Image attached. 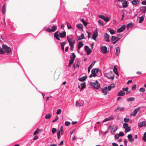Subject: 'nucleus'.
<instances>
[{
    "label": "nucleus",
    "mask_w": 146,
    "mask_h": 146,
    "mask_svg": "<svg viewBox=\"0 0 146 146\" xmlns=\"http://www.w3.org/2000/svg\"><path fill=\"white\" fill-rule=\"evenodd\" d=\"M113 72H114L116 74H117V69L115 67L113 69Z\"/></svg>",
    "instance_id": "nucleus-51"
},
{
    "label": "nucleus",
    "mask_w": 146,
    "mask_h": 146,
    "mask_svg": "<svg viewBox=\"0 0 146 146\" xmlns=\"http://www.w3.org/2000/svg\"><path fill=\"white\" fill-rule=\"evenodd\" d=\"M57 137L58 139H59L60 138V132L59 131L57 132Z\"/></svg>",
    "instance_id": "nucleus-55"
},
{
    "label": "nucleus",
    "mask_w": 146,
    "mask_h": 146,
    "mask_svg": "<svg viewBox=\"0 0 146 146\" xmlns=\"http://www.w3.org/2000/svg\"><path fill=\"white\" fill-rule=\"evenodd\" d=\"M111 117H108V118H106L105 119H104L103 120V122H105L107 121H108L111 120Z\"/></svg>",
    "instance_id": "nucleus-44"
},
{
    "label": "nucleus",
    "mask_w": 146,
    "mask_h": 146,
    "mask_svg": "<svg viewBox=\"0 0 146 146\" xmlns=\"http://www.w3.org/2000/svg\"><path fill=\"white\" fill-rule=\"evenodd\" d=\"M108 30L110 32L111 34L113 35L115 33V31L113 29H111L109 28L108 29Z\"/></svg>",
    "instance_id": "nucleus-32"
},
{
    "label": "nucleus",
    "mask_w": 146,
    "mask_h": 146,
    "mask_svg": "<svg viewBox=\"0 0 146 146\" xmlns=\"http://www.w3.org/2000/svg\"><path fill=\"white\" fill-rule=\"evenodd\" d=\"M129 89V88L128 87H127L126 88H123L122 89L123 90V91H126V92L128 91V90Z\"/></svg>",
    "instance_id": "nucleus-62"
},
{
    "label": "nucleus",
    "mask_w": 146,
    "mask_h": 146,
    "mask_svg": "<svg viewBox=\"0 0 146 146\" xmlns=\"http://www.w3.org/2000/svg\"><path fill=\"white\" fill-rule=\"evenodd\" d=\"M57 26L56 25H53L51 27V29H50L49 28H48L46 29V31L49 32L51 33L52 32H53L57 30Z\"/></svg>",
    "instance_id": "nucleus-5"
},
{
    "label": "nucleus",
    "mask_w": 146,
    "mask_h": 146,
    "mask_svg": "<svg viewBox=\"0 0 146 146\" xmlns=\"http://www.w3.org/2000/svg\"><path fill=\"white\" fill-rule=\"evenodd\" d=\"M60 134L61 133V135L63 134L64 133V131H63V127L62 126H61L60 128Z\"/></svg>",
    "instance_id": "nucleus-40"
},
{
    "label": "nucleus",
    "mask_w": 146,
    "mask_h": 146,
    "mask_svg": "<svg viewBox=\"0 0 146 146\" xmlns=\"http://www.w3.org/2000/svg\"><path fill=\"white\" fill-rule=\"evenodd\" d=\"M66 44V42H63L60 43L61 49L63 51L64 50V46Z\"/></svg>",
    "instance_id": "nucleus-24"
},
{
    "label": "nucleus",
    "mask_w": 146,
    "mask_h": 146,
    "mask_svg": "<svg viewBox=\"0 0 146 146\" xmlns=\"http://www.w3.org/2000/svg\"><path fill=\"white\" fill-rule=\"evenodd\" d=\"M99 17L101 19L104 20L105 18V17L103 15H99Z\"/></svg>",
    "instance_id": "nucleus-58"
},
{
    "label": "nucleus",
    "mask_w": 146,
    "mask_h": 146,
    "mask_svg": "<svg viewBox=\"0 0 146 146\" xmlns=\"http://www.w3.org/2000/svg\"><path fill=\"white\" fill-rule=\"evenodd\" d=\"M112 145L113 146H118V144L117 143H112Z\"/></svg>",
    "instance_id": "nucleus-64"
},
{
    "label": "nucleus",
    "mask_w": 146,
    "mask_h": 146,
    "mask_svg": "<svg viewBox=\"0 0 146 146\" xmlns=\"http://www.w3.org/2000/svg\"><path fill=\"white\" fill-rule=\"evenodd\" d=\"M98 29L97 28H96V30H94L93 32V34L92 36V38L94 40H96L98 36Z\"/></svg>",
    "instance_id": "nucleus-6"
},
{
    "label": "nucleus",
    "mask_w": 146,
    "mask_h": 146,
    "mask_svg": "<svg viewBox=\"0 0 146 146\" xmlns=\"http://www.w3.org/2000/svg\"><path fill=\"white\" fill-rule=\"evenodd\" d=\"M135 100V98L133 97H132L129 98L127 99V101L128 102H130L132 101H134Z\"/></svg>",
    "instance_id": "nucleus-38"
},
{
    "label": "nucleus",
    "mask_w": 146,
    "mask_h": 146,
    "mask_svg": "<svg viewBox=\"0 0 146 146\" xmlns=\"http://www.w3.org/2000/svg\"><path fill=\"white\" fill-rule=\"evenodd\" d=\"M58 118H58V116H56L55 119L52 121V122H55L58 119Z\"/></svg>",
    "instance_id": "nucleus-61"
},
{
    "label": "nucleus",
    "mask_w": 146,
    "mask_h": 146,
    "mask_svg": "<svg viewBox=\"0 0 146 146\" xmlns=\"http://www.w3.org/2000/svg\"><path fill=\"white\" fill-rule=\"evenodd\" d=\"M101 50L105 54L107 52V48L105 46H102L101 48Z\"/></svg>",
    "instance_id": "nucleus-17"
},
{
    "label": "nucleus",
    "mask_w": 146,
    "mask_h": 146,
    "mask_svg": "<svg viewBox=\"0 0 146 146\" xmlns=\"http://www.w3.org/2000/svg\"><path fill=\"white\" fill-rule=\"evenodd\" d=\"M98 22L100 25H102L103 26L104 25V23L102 20H98Z\"/></svg>",
    "instance_id": "nucleus-34"
},
{
    "label": "nucleus",
    "mask_w": 146,
    "mask_h": 146,
    "mask_svg": "<svg viewBox=\"0 0 146 146\" xmlns=\"http://www.w3.org/2000/svg\"><path fill=\"white\" fill-rule=\"evenodd\" d=\"M56 129L54 128H53L52 129V132L53 133H56Z\"/></svg>",
    "instance_id": "nucleus-53"
},
{
    "label": "nucleus",
    "mask_w": 146,
    "mask_h": 146,
    "mask_svg": "<svg viewBox=\"0 0 146 146\" xmlns=\"http://www.w3.org/2000/svg\"><path fill=\"white\" fill-rule=\"evenodd\" d=\"M6 11V4L5 3L3 5L2 9L1 12L2 14H4Z\"/></svg>",
    "instance_id": "nucleus-13"
},
{
    "label": "nucleus",
    "mask_w": 146,
    "mask_h": 146,
    "mask_svg": "<svg viewBox=\"0 0 146 146\" xmlns=\"http://www.w3.org/2000/svg\"><path fill=\"white\" fill-rule=\"evenodd\" d=\"M83 45L84 44L82 41L79 42L78 44V49H80L83 46Z\"/></svg>",
    "instance_id": "nucleus-25"
},
{
    "label": "nucleus",
    "mask_w": 146,
    "mask_h": 146,
    "mask_svg": "<svg viewBox=\"0 0 146 146\" xmlns=\"http://www.w3.org/2000/svg\"><path fill=\"white\" fill-rule=\"evenodd\" d=\"M125 132L126 133H127L129 131L131 130V127H129L127 128H125Z\"/></svg>",
    "instance_id": "nucleus-41"
},
{
    "label": "nucleus",
    "mask_w": 146,
    "mask_h": 146,
    "mask_svg": "<svg viewBox=\"0 0 146 146\" xmlns=\"http://www.w3.org/2000/svg\"><path fill=\"white\" fill-rule=\"evenodd\" d=\"M108 88L107 87H105L104 88L102 89V92L104 93V95H106L108 92Z\"/></svg>",
    "instance_id": "nucleus-19"
},
{
    "label": "nucleus",
    "mask_w": 146,
    "mask_h": 146,
    "mask_svg": "<svg viewBox=\"0 0 146 146\" xmlns=\"http://www.w3.org/2000/svg\"><path fill=\"white\" fill-rule=\"evenodd\" d=\"M140 109V108L139 107L135 109L133 112L132 113L131 115L133 116H135L136 115L138 111H139Z\"/></svg>",
    "instance_id": "nucleus-8"
},
{
    "label": "nucleus",
    "mask_w": 146,
    "mask_h": 146,
    "mask_svg": "<svg viewBox=\"0 0 146 146\" xmlns=\"http://www.w3.org/2000/svg\"><path fill=\"white\" fill-rule=\"evenodd\" d=\"M70 123L68 121H66L65 122V125L66 126H69L70 125Z\"/></svg>",
    "instance_id": "nucleus-50"
},
{
    "label": "nucleus",
    "mask_w": 146,
    "mask_h": 146,
    "mask_svg": "<svg viewBox=\"0 0 146 146\" xmlns=\"http://www.w3.org/2000/svg\"><path fill=\"white\" fill-rule=\"evenodd\" d=\"M74 60H73L72 59H70V61L69 62V66L70 67H71V65H72L73 64V63L74 62Z\"/></svg>",
    "instance_id": "nucleus-37"
},
{
    "label": "nucleus",
    "mask_w": 146,
    "mask_h": 146,
    "mask_svg": "<svg viewBox=\"0 0 146 146\" xmlns=\"http://www.w3.org/2000/svg\"><path fill=\"white\" fill-rule=\"evenodd\" d=\"M129 120V118H125L124 119V121L125 122H128Z\"/></svg>",
    "instance_id": "nucleus-57"
},
{
    "label": "nucleus",
    "mask_w": 146,
    "mask_h": 146,
    "mask_svg": "<svg viewBox=\"0 0 146 146\" xmlns=\"http://www.w3.org/2000/svg\"><path fill=\"white\" fill-rule=\"evenodd\" d=\"M120 52V50L119 48L117 47L116 48V52L115 55L116 56H119Z\"/></svg>",
    "instance_id": "nucleus-21"
},
{
    "label": "nucleus",
    "mask_w": 146,
    "mask_h": 146,
    "mask_svg": "<svg viewBox=\"0 0 146 146\" xmlns=\"http://www.w3.org/2000/svg\"><path fill=\"white\" fill-rule=\"evenodd\" d=\"M120 35L121 36V37H117V39H116V40L117 41V42H118V41H119L120 39L122 37V35L120 34H118V36H119V35Z\"/></svg>",
    "instance_id": "nucleus-46"
},
{
    "label": "nucleus",
    "mask_w": 146,
    "mask_h": 146,
    "mask_svg": "<svg viewBox=\"0 0 146 146\" xmlns=\"http://www.w3.org/2000/svg\"><path fill=\"white\" fill-rule=\"evenodd\" d=\"M95 61H94L92 62V63L88 67V72H90L91 68H92V66L95 64Z\"/></svg>",
    "instance_id": "nucleus-22"
},
{
    "label": "nucleus",
    "mask_w": 146,
    "mask_h": 146,
    "mask_svg": "<svg viewBox=\"0 0 146 146\" xmlns=\"http://www.w3.org/2000/svg\"><path fill=\"white\" fill-rule=\"evenodd\" d=\"M142 139L145 141H146V132L144 133Z\"/></svg>",
    "instance_id": "nucleus-42"
},
{
    "label": "nucleus",
    "mask_w": 146,
    "mask_h": 146,
    "mask_svg": "<svg viewBox=\"0 0 146 146\" xmlns=\"http://www.w3.org/2000/svg\"><path fill=\"white\" fill-rule=\"evenodd\" d=\"M77 27L79 29H82L83 28V25L81 24H79L77 25Z\"/></svg>",
    "instance_id": "nucleus-35"
},
{
    "label": "nucleus",
    "mask_w": 146,
    "mask_h": 146,
    "mask_svg": "<svg viewBox=\"0 0 146 146\" xmlns=\"http://www.w3.org/2000/svg\"><path fill=\"white\" fill-rule=\"evenodd\" d=\"M145 17L144 15H143L142 16L139 17L140 20L139 21V23H141L144 20Z\"/></svg>",
    "instance_id": "nucleus-28"
},
{
    "label": "nucleus",
    "mask_w": 146,
    "mask_h": 146,
    "mask_svg": "<svg viewBox=\"0 0 146 146\" xmlns=\"http://www.w3.org/2000/svg\"><path fill=\"white\" fill-rule=\"evenodd\" d=\"M66 35L65 31H63L62 32L59 33V37L64 38L66 37Z\"/></svg>",
    "instance_id": "nucleus-14"
},
{
    "label": "nucleus",
    "mask_w": 146,
    "mask_h": 146,
    "mask_svg": "<svg viewBox=\"0 0 146 146\" xmlns=\"http://www.w3.org/2000/svg\"><path fill=\"white\" fill-rule=\"evenodd\" d=\"M84 102L83 101H82L81 102L79 103L78 102V101H76V106H77L80 107L81 106H82V105L83 104Z\"/></svg>",
    "instance_id": "nucleus-29"
},
{
    "label": "nucleus",
    "mask_w": 146,
    "mask_h": 146,
    "mask_svg": "<svg viewBox=\"0 0 146 146\" xmlns=\"http://www.w3.org/2000/svg\"><path fill=\"white\" fill-rule=\"evenodd\" d=\"M104 36L105 40L108 42H110V36L109 35H108L107 33H105V34L104 35Z\"/></svg>",
    "instance_id": "nucleus-15"
},
{
    "label": "nucleus",
    "mask_w": 146,
    "mask_h": 146,
    "mask_svg": "<svg viewBox=\"0 0 146 146\" xmlns=\"http://www.w3.org/2000/svg\"><path fill=\"white\" fill-rule=\"evenodd\" d=\"M67 25L69 29H70L72 28V27L68 23H67Z\"/></svg>",
    "instance_id": "nucleus-63"
},
{
    "label": "nucleus",
    "mask_w": 146,
    "mask_h": 146,
    "mask_svg": "<svg viewBox=\"0 0 146 146\" xmlns=\"http://www.w3.org/2000/svg\"><path fill=\"white\" fill-rule=\"evenodd\" d=\"M99 17L101 19L104 20L105 18V17L103 15H99Z\"/></svg>",
    "instance_id": "nucleus-59"
},
{
    "label": "nucleus",
    "mask_w": 146,
    "mask_h": 146,
    "mask_svg": "<svg viewBox=\"0 0 146 146\" xmlns=\"http://www.w3.org/2000/svg\"><path fill=\"white\" fill-rule=\"evenodd\" d=\"M84 34L82 33L81 34V35L78 38V40H81L84 39Z\"/></svg>",
    "instance_id": "nucleus-36"
},
{
    "label": "nucleus",
    "mask_w": 146,
    "mask_h": 146,
    "mask_svg": "<svg viewBox=\"0 0 146 146\" xmlns=\"http://www.w3.org/2000/svg\"><path fill=\"white\" fill-rule=\"evenodd\" d=\"M118 128V126L117 125H115L114 126H113L112 128V129H114L113 132H115L117 130Z\"/></svg>",
    "instance_id": "nucleus-33"
},
{
    "label": "nucleus",
    "mask_w": 146,
    "mask_h": 146,
    "mask_svg": "<svg viewBox=\"0 0 146 146\" xmlns=\"http://www.w3.org/2000/svg\"><path fill=\"white\" fill-rule=\"evenodd\" d=\"M127 123H125L123 124V127L124 129L126 128L129 127Z\"/></svg>",
    "instance_id": "nucleus-45"
},
{
    "label": "nucleus",
    "mask_w": 146,
    "mask_h": 146,
    "mask_svg": "<svg viewBox=\"0 0 146 146\" xmlns=\"http://www.w3.org/2000/svg\"><path fill=\"white\" fill-rule=\"evenodd\" d=\"M104 75L109 79L113 80L114 79V75L112 71H110L109 72L106 73Z\"/></svg>",
    "instance_id": "nucleus-3"
},
{
    "label": "nucleus",
    "mask_w": 146,
    "mask_h": 146,
    "mask_svg": "<svg viewBox=\"0 0 146 146\" xmlns=\"http://www.w3.org/2000/svg\"><path fill=\"white\" fill-rule=\"evenodd\" d=\"M140 10L143 13H145L146 12V7L143 6L141 7Z\"/></svg>",
    "instance_id": "nucleus-26"
},
{
    "label": "nucleus",
    "mask_w": 146,
    "mask_h": 146,
    "mask_svg": "<svg viewBox=\"0 0 146 146\" xmlns=\"http://www.w3.org/2000/svg\"><path fill=\"white\" fill-rule=\"evenodd\" d=\"M119 135L118 134H116L115 136V138L116 139H117L119 138Z\"/></svg>",
    "instance_id": "nucleus-56"
},
{
    "label": "nucleus",
    "mask_w": 146,
    "mask_h": 146,
    "mask_svg": "<svg viewBox=\"0 0 146 146\" xmlns=\"http://www.w3.org/2000/svg\"><path fill=\"white\" fill-rule=\"evenodd\" d=\"M3 48L0 47V54H4L5 53H9L11 51V48L8 47L6 44H3L2 46Z\"/></svg>",
    "instance_id": "nucleus-1"
},
{
    "label": "nucleus",
    "mask_w": 146,
    "mask_h": 146,
    "mask_svg": "<svg viewBox=\"0 0 146 146\" xmlns=\"http://www.w3.org/2000/svg\"><path fill=\"white\" fill-rule=\"evenodd\" d=\"M131 3L133 5H136L138 3L139 1L138 0H133Z\"/></svg>",
    "instance_id": "nucleus-27"
},
{
    "label": "nucleus",
    "mask_w": 146,
    "mask_h": 146,
    "mask_svg": "<svg viewBox=\"0 0 146 146\" xmlns=\"http://www.w3.org/2000/svg\"><path fill=\"white\" fill-rule=\"evenodd\" d=\"M125 25H123L121 27L117 29V32L118 33H121L123 32L125 29Z\"/></svg>",
    "instance_id": "nucleus-10"
},
{
    "label": "nucleus",
    "mask_w": 146,
    "mask_h": 146,
    "mask_svg": "<svg viewBox=\"0 0 146 146\" xmlns=\"http://www.w3.org/2000/svg\"><path fill=\"white\" fill-rule=\"evenodd\" d=\"M90 84L91 86L96 89H98L100 87V85L97 80L94 82H91Z\"/></svg>",
    "instance_id": "nucleus-4"
},
{
    "label": "nucleus",
    "mask_w": 146,
    "mask_h": 146,
    "mask_svg": "<svg viewBox=\"0 0 146 146\" xmlns=\"http://www.w3.org/2000/svg\"><path fill=\"white\" fill-rule=\"evenodd\" d=\"M136 88H137L136 85H133V86L132 88V89L133 90H135L136 89Z\"/></svg>",
    "instance_id": "nucleus-52"
},
{
    "label": "nucleus",
    "mask_w": 146,
    "mask_h": 146,
    "mask_svg": "<svg viewBox=\"0 0 146 146\" xmlns=\"http://www.w3.org/2000/svg\"><path fill=\"white\" fill-rule=\"evenodd\" d=\"M84 49L87 52V54H90L92 52L91 49L89 48V47L87 46H84Z\"/></svg>",
    "instance_id": "nucleus-7"
},
{
    "label": "nucleus",
    "mask_w": 146,
    "mask_h": 146,
    "mask_svg": "<svg viewBox=\"0 0 146 146\" xmlns=\"http://www.w3.org/2000/svg\"><path fill=\"white\" fill-rule=\"evenodd\" d=\"M80 85L81 86V89L82 90H83V89L84 88L86 87V84L84 82L81 83Z\"/></svg>",
    "instance_id": "nucleus-30"
},
{
    "label": "nucleus",
    "mask_w": 146,
    "mask_h": 146,
    "mask_svg": "<svg viewBox=\"0 0 146 146\" xmlns=\"http://www.w3.org/2000/svg\"><path fill=\"white\" fill-rule=\"evenodd\" d=\"M51 116L50 114H47L45 116V118L47 119H49L51 117Z\"/></svg>",
    "instance_id": "nucleus-48"
},
{
    "label": "nucleus",
    "mask_w": 146,
    "mask_h": 146,
    "mask_svg": "<svg viewBox=\"0 0 146 146\" xmlns=\"http://www.w3.org/2000/svg\"><path fill=\"white\" fill-rule=\"evenodd\" d=\"M87 76H86L82 77L79 79V80L81 82L85 81L86 79Z\"/></svg>",
    "instance_id": "nucleus-23"
},
{
    "label": "nucleus",
    "mask_w": 146,
    "mask_h": 146,
    "mask_svg": "<svg viewBox=\"0 0 146 146\" xmlns=\"http://www.w3.org/2000/svg\"><path fill=\"white\" fill-rule=\"evenodd\" d=\"M122 3L123 6L122 7L123 8H126L128 6L127 1L125 0Z\"/></svg>",
    "instance_id": "nucleus-16"
},
{
    "label": "nucleus",
    "mask_w": 146,
    "mask_h": 146,
    "mask_svg": "<svg viewBox=\"0 0 146 146\" xmlns=\"http://www.w3.org/2000/svg\"><path fill=\"white\" fill-rule=\"evenodd\" d=\"M72 55L70 57V59H72L74 60L76 57V55L74 53H72Z\"/></svg>",
    "instance_id": "nucleus-31"
},
{
    "label": "nucleus",
    "mask_w": 146,
    "mask_h": 146,
    "mask_svg": "<svg viewBox=\"0 0 146 146\" xmlns=\"http://www.w3.org/2000/svg\"><path fill=\"white\" fill-rule=\"evenodd\" d=\"M125 93L124 91L121 90L118 92L117 95L119 96H123L125 94Z\"/></svg>",
    "instance_id": "nucleus-20"
},
{
    "label": "nucleus",
    "mask_w": 146,
    "mask_h": 146,
    "mask_svg": "<svg viewBox=\"0 0 146 146\" xmlns=\"http://www.w3.org/2000/svg\"><path fill=\"white\" fill-rule=\"evenodd\" d=\"M58 31H56L54 35V36L56 38V39L60 40V39L59 38V34H58Z\"/></svg>",
    "instance_id": "nucleus-18"
},
{
    "label": "nucleus",
    "mask_w": 146,
    "mask_h": 146,
    "mask_svg": "<svg viewBox=\"0 0 146 146\" xmlns=\"http://www.w3.org/2000/svg\"><path fill=\"white\" fill-rule=\"evenodd\" d=\"M119 136H123L124 135V133L123 132H120L119 133Z\"/></svg>",
    "instance_id": "nucleus-60"
},
{
    "label": "nucleus",
    "mask_w": 146,
    "mask_h": 146,
    "mask_svg": "<svg viewBox=\"0 0 146 146\" xmlns=\"http://www.w3.org/2000/svg\"><path fill=\"white\" fill-rule=\"evenodd\" d=\"M139 91L141 92H145V89L144 88H141L139 89Z\"/></svg>",
    "instance_id": "nucleus-39"
},
{
    "label": "nucleus",
    "mask_w": 146,
    "mask_h": 146,
    "mask_svg": "<svg viewBox=\"0 0 146 146\" xmlns=\"http://www.w3.org/2000/svg\"><path fill=\"white\" fill-rule=\"evenodd\" d=\"M132 23H130L129 24H128L127 25V28H129L130 27H131L132 25Z\"/></svg>",
    "instance_id": "nucleus-54"
},
{
    "label": "nucleus",
    "mask_w": 146,
    "mask_h": 146,
    "mask_svg": "<svg viewBox=\"0 0 146 146\" xmlns=\"http://www.w3.org/2000/svg\"><path fill=\"white\" fill-rule=\"evenodd\" d=\"M98 70L97 68L93 69L91 71L92 74H93L94 77H95L96 75V73L98 72Z\"/></svg>",
    "instance_id": "nucleus-9"
},
{
    "label": "nucleus",
    "mask_w": 146,
    "mask_h": 146,
    "mask_svg": "<svg viewBox=\"0 0 146 146\" xmlns=\"http://www.w3.org/2000/svg\"><path fill=\"white\" fill-rule=\"evenodd\" d=\"M110 20V19L108 17H105V18H104L103 20H104L105 22H109Z\"/></svg>",
    "instance_id": "nucleus-43"
},
{
    "label": "nucleus",
    "mask_w": 146,
    "mask_h": 146,
    "mask_svg": "<svg viewBox=\"0 0 146 146\" xmlns=\"http://www.w3.org/2000/svg\"><path fill=\"white\" fill-rule=\"evenodd\" d=\"M61 110L60 109H58L57 110L56 113L58 115H59L60 114L61 112Z\"/></svg>",
    "instance_id": "nucleus-47"
},
{
    "label": "nucleus",
    "mask_w": 146,
    "mask_h": 146,
    "mask_svg": "<svg viewBox=\"0 0 146 146\" xmlns=\"http://www.w3.org/2000/svg\"><path fill=\"white\" fill-rule=\"evenodd\" d=\"M67 40L70 47L71 49L72 50H73L74 45L76 43L75 39L73 37H70L68 36H67Z\"/></svg>",
    "instance_id": "nucleus-2"
},
{
    "label": "nucleus",
    "mask_w": 146,
    "mask_h": 146,
    "mask_svg": "<svg viewBox=\"0 0 146 146\" xmlns=\"http://www.w3.org/2000/svg\"><path fill=\"white\" fill-rule=\"evenodd\" d=\"M117 37L114 36H112L111 37V40L112 41H115V40H116V39H117Z\"/></svg>",
    "instance_id": "nucleus-49"
},
{
    "label": "nucleus",
    "mask_w": 146,
    "mask_h": 146,
    "mask_svg": "<svg viewBox=\"0 0 146 146\" xmlns=\"http://www.w3.org/2000/svg\"><path fill=\"white\" fill-rule=\"evenodd\" d=\"M139 127L141 128L143 127H146V121H143L139 123L138 125Z\"/></svg>",
    "instance_id": "nucleus-11"
},
{
    "label": "nucleus",
    "mask_w": 146,
    "mask_h": 146,
    "mask_svg": "<svg viewBox=\"0 0 146 146\" xmlns=\"http://www.w3.org/2000/svg\"><path fill=\"white\" fill-rule=\"evenodd\" d=\"M127 138L128 139L130 143H132L134 141V139L132 138V136L131 134H129L127 136Z\"/></svg>",
    "instance_id": "nucleus-12"
}]
</instances>
